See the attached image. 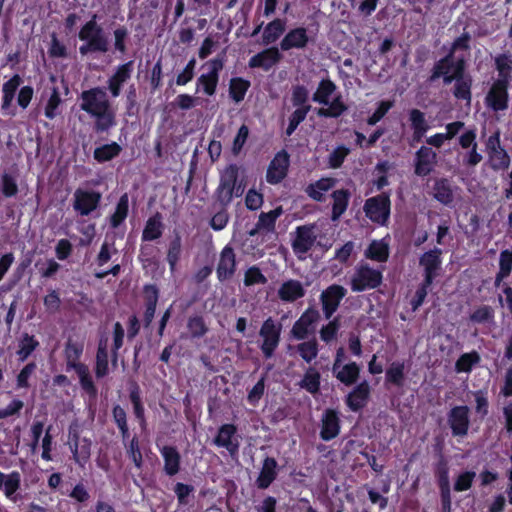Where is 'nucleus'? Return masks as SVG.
<instances>
[{
    "instance_id": "f257e3e1",
    "label": "nucleus",
    "mask_w": 512,
    "mask_h": 512,
    "mask_svg": "<svg viewBox=\"0 0 512 512\" xmlns=\"http://www.w3.org/2000/svg\"><path fill=\"white\" fill-rule=\"evenodd\" d=\"M80 109L95 118L96 133L108 132L116 125V114L104 88L97 86L80 94Z\"/></svg>"
},
{
    "instance_id": "f03ea898",
    "label": "nucleus",
    "mask_w": 512,
    "mask_h": 512,
    "mask_svg": "<svg viewBox=\"0 0 512 512\" xmlns=\"http://www.w3.org/2000/svg\"><path fill=\"white\" fill-rule=\"evenodd\" d=\"M98 20L99 16L93 13L78 32V38L83 42L79 47L82 56L92 53L106 54L110 50L108 35Z\"/></svg>"
},
{
    "instance_id": "7ed1b4c3",
    "label": "nucleus",
    "mask_w": 512,
    "mask_h": 512,
    "mask_svg": "<svg viewBox=\"0 0 512 512\" xmlns=\"http://www.w3.org/2000/svg\"><path fill=\"white\" fill-rule=\"evenodd\" d=\"M309 91L306 86L297 84L292 87L291 103L295 110L288 118V126L285 130V135L290 137L296 131L298 126L306 119L311 110V105L308 103Z\"/></svg>"
},
{
    "instance_id": "20e7f679",
    "label": "nucleus",
    "mask_w": 512,
    "mask_h": 512,
    "mask_svg": "<svg viewBox=\"0 0 512 512\" xmlns=\"http://www.w3.org/2000/svg\"><path fill=\"white\" fill-rule=\"evenodd\" d=\"M363 211L365 216L378 226H387L391 214L390 192L380 194L365 200Z\"/></svg>"
},
{
    "instance_id": "39448f33",
    "label": "nucleus",
    "mask_w": 512,
    "mask_h": 512,
    "mask_svg": "<svg viewBox=\"0 0 512 512\" xmlns=\"http://www.w3.org/2000/svg\"><path fill=\"white\" fill-rule=\"evenodd\" d=\"M383 281L382 271L372 268L368 263H360L350 280L353 292H363L378 288Z\"/></svg>"
},
{
    "instance_id": "423d86ee",
    "label": "nucleus",
    "mask_w": 512,
    "mask_h": 512,
    "mask_svg": "<svg viewBox=\"0 0 512 512\" xmlns=\"http://www.w3.org/2000/svg\"><path fill=\"white\" fill-rule=\"evenodd\" d=\"M225 52L219 53L213 59L208 60L204 66L208 68L207 73H203L199 76L196 83V91H199L201 87L203 92L207 96H213L216 93L217 85L219 82L220 72L224 68L225 64Z\"/></svg>"
},
{
    "instance_id": "0eeeda50",
    "label": "nucleus",
    "mask_w": 512,
    "mask_h": 512,
    "mask_svg": "<svg viewBox=\"0 0 512 512\" xmlns=\"http://www.w3.org/2000/svg\"><path fill=\"white\" fill-rule=\"evenodd\" d=\"M238 171L236 164H230L220 175L218 187L214 192V199L222 208H227L233 200Z\"/></svg>"
},
{
    "instance_id": "6e6552de",
    "label": "nucleus",
    "mask_w": 512,
    "mask_h": 512,
    "mask_svg": "<svg viewBox=\"0 0 512 512\" xmlns=\"http://www.w3.org/2000/svg\"><path fill=\"white\" fill-rule=\"evenodd\" d=\"M282 324L268 317L262 323L259 336L262 338L260 350L265 359L273 357L281 340Z\"/></svg>"
},
{
    "instance_id": "1a4fd4ad",
    "label": "nucleus",
    "mask_w": 512,
    "mask_h": 512,
    "mask_svg": "<svg viewBox=\"0 0 512 512\" xmlns=\"http://www.w3.org/2000/svg\"><path fill=\"white\" fill-rule=\"evenodd\" d=\"M486 150L490 167L494 171H504L509 168L511 158L501 145L500 132L498 130L488 137Z\"/></svg>"
},
{
    "instance_id": "9d476101",
    "label": "nucleus",
    "mask_w": 512,
    "mask_h": 512,
    "mask_svg": "<svg viewBox=\"0 0 512 512\" xmlns=\"http://www.w3.org/2000/svg\"><path fill=\"white\" fill-rule=\"evenodd\" d=\"M212 443L217 447L225 448L232 459L238 458L240 441L236 425L232 423L222 424L218 428Z\"/></svg>"
},
{
    "instance_id": "9b49d317",
    "label": "nucleus",
    "mask_w": 512,
    "mask_h": 512,
    "mask_svg": "<svg viewBox=\"0 0 512 512\" xmlns=\"http://www.w3.org/2000/svg\"><path fill=\"white\" fill-rule=\"evenodd\" d=\"M447 423L452 436L465 437L470 427V408L467 405L452 407L447 413Z\"/></svg>"
},
{
    "instance_id": "f8f14e48",
    "label": "nucleus",
    "mask_w": 512,
    "mask_h": 512,
    "mask_svg": "<svg viewBox=\"0 0 512 512\" xmlns=\"http://www.w3.org/2000/svg\"><path fill=\"white\" fill-rule=\"evenodd\" d=\"M457 69L454 71L453 77H447L445 79V85H449L454 82L453 87V96L457 100L466 101L467 103L471 102L472 99V77L470 75H465V67H462V64L459 63L456 67Z\"/></svg>"
},
{
    "instance_id": "ddd939ff",
    "label": "nucleus",
    "mask_w": 512,
    "mask_h": 512,
    "mask_svg": "<svg viewBox=\"0 0 512 512\" xmlns=\"http://www.w3.org/2000/svg\"><path fill=\"white\" fill-rule=\"evenodd\" d=\"M346 294V288L339 284H332L321 292L320 303L325 319L332 318Z\"/></svg>"
},
{
    "instance_id": "4468645a",
    "label": "nucleus",
    "mask_w": 512,
    "mask_h": 512,
    "mask_svg": "<svg viewBox=\"0 0 512 512\" xmlns=\"http://www.w3.org/2000/svg\"><path fill=\"white\" fill-rule=\"evenodd\" d=\"M419 266L423 268V279L434 282L442 270V249L434 247L425 251L419 257Z\"/></svg>"
},
{
    "instance_id": "2eb2a0df",
    "label": "nucleus",
    "mask_w": 512,
    "mask_h": 512,
    "mask_svg": "<svg viewBox=\"0 0 512 512\" xmlns=\"http://www.w3.org/2000/svg\"><path fill=\"white\" fill-rule=\"evenodd\" d=\"M134 72V61L129 60L119 64L113 74L107 79V89L113 98L121 95L123 86L132 78Z\"/></svg>"
},
{
    "instance_id": "dca6fc26",
    "label": "nucleus",
    "mask_w": 512,
    "mask_h": 512,
    "mask_svg": "<svg viewBox=\"0 0 512 512\" xmlns=\"http://www.w3.org/2000/svg\"><path fill=\"white\" fill-rule=\"evenodd\" d=\"M290 166V156L286 150H281L275 154L270 161L267 172L266 181L271 185L281 183L288 174Z\"/></svg>"
},
{
    "instance_id": "f3484780",
    "label": "nucleus",
    "mask_w": 512,
    "mask_h": 512,
    "mask_svg": "<svg viewBox=\"0 0 512 512\" xmlns=\"http://www.w3.org/2000/svg\"><path fill=\"white\" fill-rule=\"evenodd\" d=\"M314 229V225H301L296 228L291 247L299 259L307 254L315 245L317 236L314 233Z\"/></svg>"
},
{
    "instance_id": "a211bd4d",
    "label": "nucleus",
    "mask_w": 512,
    "mask_h": 512,
    "mask_svg": "<svg viewBox=\"0 0 512 512\" xmlns=\"http://www.w3.org/2000/svg\"><path fill=\"white\" fill-rule=\"evenodd\" d=\"M101 197L98 191L78 188L74 192L73 209L81 216H88L98 208Z\"/></svg>"
},
{
    "instance_id": "6ab92c4d",
    "label": "nucleus",
    "mask_w": 512,
    "mask_h": 512,
    "mask_svg": "<svg viewBox=\"0 0 512 512\" xmlns=\"http://www.w3.org/2000/svg\"><path fill=\"white\" fill-rule=\"evenodd\" d=\"M459 63L462 64V67H465L464 59L455 60L453 57V51H449L445 56L434 63L427 82L432 84L442 78L443 83L445 84V79L447 77L454 76V71L457 69L456 67Z\"/></svg>"
},
{
    "instance_id": "aec40b11",
    "label": "nucleus",
    "mask_w": 512,
    "mask_h": 512,
    "mask_svg": "<svg viewBox=\"0 0 512 512\" xmlns=\"http://www.w3.org/2000/svg\"><path fill=\"white\" fill-rule=\"evenodd\" d=\"M509 85L510 83L494 81L485 98L487 107L494 112L506 110L509 106Z\"/></svg>"
},
{
    "instance_id": "412c9836",
    "label": "nucleus",
    "mask_w": 512,
    "mask_h": 512,
    "mask_svg": "<svg viewBox=\"0 0 512 512\" xmlns=\"http://www.w3.org/2000/svg\"><path fill=\"white\" fill-rule=\"evenodd\" d=\"M237 270L236 254L231 245H226L220 252L216 267L217 279L225 282L233 278Z\"/></svg>"
},
{
    "instance_id": "4be33fe9",
    "label": "nucleus",
    "mask_w": 512,
    "mask_h": 512,
    "mask_svg": "<svg viewBox=\"0 0 512 512\" xmlns=\"http://www.w3.org/2000/svg\"><path fill=\"white\" fill-rule=\"evenodd\" d=\"M437 165V153L428 146H421L415 153L414 173L419 177H426L432 173Z\"/></svg>"
},
{
    "instance_id": "5701e85b",
    "label": "nucleus",
    "mask_w": 512,
    "mask_h": 512,
    "mask_svg": "<svg viewBox=\"0 0 512 512\" xmlns=\"http://www.w3.org/2000/svg\"><path fill=\"white\" fill-rule=\"evenodd\" d=\"M340 430L339 413L332 408H327L321 417L320 438L323 441H331L339 435Z\"/></svg>"
},
{
    "instance_id": "b1692460",
    "label": "nucleus",
    "mask_w": 512,
    "mask_h": 512,
    "mask_svg": "<svg viewBox=\"0 0 512 512\" xmlns=\"http://www.w3.org/2000/svg\"><path fill=\"white\" fill-rule=\"evenodd\" d=\"M320 319L319 311L315 308H307L295 321L291 329V335L296 340H304L309 334V328Z\"/></svg>"
},
{
    "instance_id": "393cba45",
    "label": "nucleus",
    "mask_w": 512,
    "mask_h": 512,
    "mask_svg": "<svg viewBox=\"0 0 512 512\" xmlns=\"http://www.w3.org/2000/svg\"><path fill=\"white\" fill-rule=\"evenodd\" d=\"M408 120L412 130V141L410 144L413 146L415 143H420L423 140L425 134L430 129V125L426 120L425 113L417 108L408 111Z\"/></svg>"
},
{
    "instance_id": "a878e982",
    "label": "nucleus",
    "mask_w": 512,
    "mask_h": 512,
    "mask_svg": "<svg viewBox=\"0 0 512 512\" xmlns=\"http://www.w3.org/2000/svg\"><path fill=\"white\" fill-rule=\"evenodd\" d=\"M21 488V474L18 471H12L8 474L0 471V490H3L5 497L13 503L21 500L18 491Z\"/></svg>"
},
{
    "instance_id": "bb28decb",
    "label": "nucleus",
    "mask_w": 512,
    "mask_h": 512,
    "mask_svg": "<svg viewBox=\"0 0 512 512\" xmlns=\"http://www.w3.org/2000/svg\"><path fill=\"white\" fill-rule=\"evenodd\" d=\"M282 59V54L277 47H269L261 52H258L249 59V68H261L264 71H269Z\"/></svg>"
},
{
    "instance_id": "cd10ccee",
    "label": "nucleus",
    "mask_w": 512,
    "mask_h": 512,
    "mask_svg": "<svg viewBox=\"0 0 512 512\" xmlns=\"http://www.w3.org/2000/svg\"><path fill=\"white\" fill-rule=\"evenodd\" d=\"M279 466L274 457L266 456L262 461V466L255 484L258 489H268L271 484L277 479Z\"/></svg>"
},
{
    "instance_id": "c85d7f7f",
    "label": "nucleus",
    "mask_w": 512,
    "mask_h": 512,
    "mask_svg": "<svg viewBox=\"0 0 512 512\" xmlns=\"http://www.w3.org/2000/svg\"><path fill=\"white\" fill-rule=\"evenodd\" d=\"M163 458V471L165 475L173 477L181 470L182 457L176 446L164 445L159 448Z\"/></svg>"
},
{
    "instance_id": "c756f323",
    "label": "nucleus",
    "mask_w": 512,
    "mask_h": 512,
    "mask_svg": "<svg viewBox=\"0 0 512 512\" xmlns=\"http://www.w3.org/2000/svg\"><path fill=\"white\" fill-rule=\"evenodd\" d=\"M370 390V385L366 380L357 384L345 398L348 408L353 412L362 410L368 402Z\"/></svg>"
},
{
    "instance_id": "7c9ffc66",
    "label": "nucleus",
    "mask_w": 512,
    "mask_h": 512,
    "mask_svg": "<svg viewBox=\"0 0 512 512\" xmlns=\"http://www.w3.org/2000/svg\"><path fill=\"white\" fill-rule=\"evenodd\" d=\"M309 43V36L305 27H296L289 30L280 42L282 51L291 49H304Z\"/></svg>"
},
{
    "instance_id": "2f4dec72",
    "label": "nucleus",
    "mask_w": 512,
    "mask_h": 512,
    "mask_svg": "<svg viewBox=\"0 0 512 512\" xmlns=\"http://www.w3.org/2000/svg\"><path fill=\"white\" fill-rule=\"evenodd\" d=\"M72 458L80 468H85L91 456V441L88 438L79 439L77 433L73 435L70 445Z\"/></svg>"
},
{
    "instance_id": "473e14b6",
    "label": "nucleus",
    "mask_w": 512,
    "mask_h": 512,
    "mask_svg": "<svg viewBox=\"0 0 512 512\" xmlns=\"http://www.w3.org/2000/svg\"><path fill=\"white\" fill-rule=\"evenodd\" d=\"M129 400L133 407V413L142 430L147 428L145 408L141 398V389L137 382L133 381L129 387Z\"/></svg>"
},
{
    "instance_id": "72a5a7b5",
    "label": "nucleus",
    "mask_w": 512,
    "mask_h": 512,
    "mask_svg": "<svg viewBox=\"0 0 512 512\" xmlns=\"http://www.w3.org/2000/svg\"><path fill=\"white\" fill-rule=\"evenodd\" d=\"M305 289L299 280L289 279L281 284L278 297L283 302L292 303L305 296Z\"/></svg>"
},
{
    "instance_id": "f704fd0d",
    "label": "nucleus",
    "mask_w": 512,
    "mask_h": 512,
    "mask_svg": "<svg viewBox=\"0 0 512 512\" xmlns=\"http://www.w3.org/2000/svg\"><path fill=\"white\" fill-rule=\"evenodd\" d=\"M336 181L331 177H323L314 183H310L305 188V193L314 201L323 202L324 193L332 189Z\"/></svg>"
},
{
    "instance_id": "c9c22d12",
    "label": "nucleus",
    "mask_w": 512,
    "mask_h": 512,
    "mask_svg": "<svg viewBox=\"0 0 512 512\" xmlns=\"http://www.w3.org/2000/svg\"><path fill=\"white\" fill-rule=\"evenodd\" d=\"M351 193L348 189H337L331 194L333 203L331 211V220L337 221L346 212Z\"/></svg>"
},
{
    "instance_id": "e433bc0d",
    "label": "nucleus",
    "mask_w": 512,
    "mask_h": 512,
    "mask_svg": "<svg viewBox=\"0 0 512 512\" xmlns=\"http://www.w3.org/2000/svg\"><path fill=\"white\" fill-rule=\"evenodd\" d=\"M283 209L281 206L276 207L269 212H261L258 218V221L255 225V228L250 231V235L254 236L260 230H266L267 232H272L275 230V225L277 219L282 215Z\"/></svg>"
},
{
    "instance_id": "4c0bfd02",
    "label": "nucleus",
    "mask_w": 512,
    "mask_h": 512,
    "mask_svg": "<svg viewBox=\"0 0 512 512\" xmlns=\"http://www.w3.org/2000/svg\"><path fill=\"white\" fill-rule=\"evenodd\" d=\"M433 198L439 203L450 206L454 201V194L447 178H439L433 184Z\"/></svg>"
},
{
    "instance_id": "58836bf2",
    "label": "nucleus",
    "mask_w": 512,
    "mask_h": 512,
    "mask_svg": "<svg viewBox=\"0 0 512 512\" xmlns=\"http://www.w3.org/2000/svg\"><path fill=\"white\" fill-rule=\"evenodd\" d=\"M164 230L162 223V215L156 212L154 215L148 218L142 232V241H154L159 239Z\"/></svg>"
},
{
    "instance_id": "ea45409f",
    "label": "nucleus",
    "mask_w": 512,
    "mask_h": 512,
    "mask_svg": "<svg viewBox=\"0 0 512 512\" xmlns=\"http://www.w3.org/2000/svg\"><path fill=\"white\" fill-rule=\"evenodd\" d=\"M494 62L498 72V78L495 81L510 83L512 80V55L510 53L498 54Z\"/></svg>"
},
{
    "instance_id": "a19ab883",
    "label": "nucleus",
    "mask_w": 512,
    "mask_h": 512,
    "mask_svg": "<svg viewBox=\"0 0 512 512\" xmlns=\"http://www.w3.org/2000/svg\"><path fill=\"white\" fill-rule=\"evenodd\" d=\"M129 213V196L124 193L120 196L115 211L109 218L110 227L113 229L118 228L124 223Z\"/></svg>"
},
{
    "instance_id": "79ce46f5",
    "label": "nucleus",
    "mask_w": 512,
    "mask_h": 512,
    "mask_svg": "<svg viewBox=\"0 0 512 512\" xmlns=\"http://www.w3.org/2000/svg\"><path fill=\"white\" fill-rule=\"evenodd\" d=\"M336 84L330 79H322L316 91L312 95V100L316 103L327 106L329 104L330 97L336 91Z\"/></svg>"
},
{
    "instance_id": "37998d69",
    "label": "nucleus",
    "mask_w": 512,
    "mask_h": 512,
    "mask_svg": "<svg viewBox=\"0 0 512 512\" xmlns=\"http://www.w3.org/2000/svg\"><path fill=\"white\" fill-rule=\"evenodd\" d=\"M251 86V82L242 77H233L229 82V97L235 102L240 103L244 100L247 91Z\"/></svg>"
},
{
    "instance_id": "c03bdc74",
    "label": "nucleus",
    "mask_w": 512,
    "mask_h": 512,
    "mask_svg": "<svg viewBox=\"0 0 512 512\" xmlns=\"http://www.w3.org/2000/svg\"><path fill=\"white\" fill-rule=\"evenodd\" d=\"M286 23L283 19L276 18L269 22L264 28L262 41L268 45L274 43L285 31Z\"/></svg>"
},
{
    "instance_id": "a18cd8bd",
    "label": "nucleus",
    "mask_w": 512,
    "mask_h": 512,
    "mask_svg": "<svg viewBox=\"0 0 512 512\" xmlns=\"http://www.w3.org/2000/svg\"><path fill=\"white\" fill-rule=\"evenodd\" d=\"M512 271V248L504 249L499 256V270L495 276V286L499 287L501 282L507 278Z\"/></svg>"
},
{
    "instance_id": "49530a36",
    "label": "nucleus",
    "mask_w": 512,
    "mask_h": 512,
    "mask_svg": "<svg viewBox=\"0 0 512 512\" xmlns=\"http://www.w3.org/2000/svg\"><path fill=\"white\" fill-rule=\"evenodd\" d=\"M122 147L117 142H111L95 148L93 157L98 163H105L118 157Z\"/></svg>"
},
{
    "instance_id": "de8ad7c7",
    "label": "nucleus",
    "mask_w": 512,
    "mask_h": 512,
    "mask_svg": "<svg viewBox=\"0 0 512 512\" xmlns=\"http://www.w3.org/2000/svg\"><path fill=\"white\" fill-rule=\"evenodd\" d=\"M335 377L345 386L355 384L360 375V367L356 362L345 364L339 371L334 373Z\"/></svg>"
},
{
    "instance_id": "09e8293b",
    "label": "nucleus",
    "mask_w": 512,
    "mask_h": 512,
    "mask_svg": "<svg viewBox=\"0 0 512 512\" xmlns=\"http://www.w3.org/2000/svg\"><path fill=\"white\" fill-rule=\"evenodd\" d=\"M365 256L373 261L386 262L389 258V246L383 240H374L366 249Z\"/></svg>"
},
{
    "instance_id": "8fccbe9b",
    "label": "nucleus",
    "mask_w": 512,
    "mask_h": 512,
    "mask_svg": "<svg viewBox=\"0 0 512 512\" xmlns=\"http://www.w3.org/2000/svg\"><path fill=\"white\" fill-rule=\"evenodd\" d=\"M327 108H319L317 115L324 118H338L348 109L343 102L341 95L336 96L332 101L329 100Z\"/></svg>"
},
{
    "instance_id": "3c124183",
    "label": "nucleus",
    "mask_w": 512,
    "mask_h": 512,
    "mask_svg": "<svg viewBox=\"0 0 512 512\" xmlns=\"http://www.w3.org/2000/svg\"><path fill=\"white\" fill-rule=\"evenodd\" d=\"M320 384H321V375L320 373L310 367L305 372L302 380L300 381L299 385L301 388L305 389L307 392L311 394H316L320 390Z\"/></svg>"
},
{
    "instance_id": "603ef678",
    "label": "nucleus",
    "mask_w": 512,
    "mask_h": 512,
    "mask_svg": "<svg viewBox=\"0 0 512 512\" xmlns=\"http://www.w3.org/2000/svg\"><path fill=\"white\" fill-rule=\"evenodd\" d=\"M39 341L33 335L24 333L19 341L17 355L20 361H25L38 348Z\"/></svg>"
},
{
    "instance_id": "864d4df0",
    "label": "nucleus",
    "mask_w": 512,
    "mask_h": 512,
    "mask_svg": "<svg viewBox=\"0 0 512 512\" xmlns=\"http://www.w3.org/2000/svg\"><path fill=\"white\" fill-rule=\"evenodd\" d=\"M182 254V240L181 237L177 234L175 237L169 242L168 251L166 260L169 264V268L171 272L176 270V266L181 258Z\"/></svg>"
},
{
    "instance_id": "5fc2aeb1",
    "label": "nucleus",
    "mask_w": 512,
    "mask_h": 512,
    "mask_svg": "<svg viewBox=\"0 0 512 512\" xmlns=\"http://www.w3.org/2000/svg\"><path fill=\"white\" fill-rule=\"evenodd\" d=\"M187 329L192 339H200L208 332V327L201 315L189 317L187 321Z\"/></svg>"
},
{
    "instance_id": "6e6d98bb",
    "label": "nucleus",
    "mask_w": 512,
    "mask_h": 512,
    "mask_svg": "<svg viewBox=\"0 0 512 512\" xmlns=\"http://www.w3.org/2000/svg\"><path fill=\"white\" fill-rule=\"evenodd\" d=\"M405 366L403 362H393L386 370V381L397 387H401L404 384Z\"/></svg>"
},
{
    "instance_id": "4d7b16f0",
    "label": "nucleus",
    "mask_w": 512,
    "mask_h": 512,
    "mask_svg": "<svg viewBox=\"0 0 512 512\" xmlns=\"http://www.w3.org/2000/svg\"><path fill=\"white\" fill-rule=\"evenodd\" d=\"M124 446L126 448L127 455L135 467L137 469H141L144 461L138 437L134 435Z\"/></svg>"
},
{
    "instance_id": "13d9d810",
    "label": "nucleus",
    "mask_w": 512,
    "mask_h": 512,
    "mask_svg": "<svg viewBox=\"0 0 512 512\" xmlns=\"http://www.w3.org/2000/svg\"><path fill=\"white\" fill-rule=\"evenodd\" d=\"M480 355L476 351L462 354L455 363V370L458 373H468L472 370L473 366L479 363Z\"/></svg>"
},
{
    "instance_id": "bf43d9fd",
    "label": "nucleus",
    "mask_w": 512,
    "mask_h": 512,
    "mask_svg": "<svg viewBox=\"0 0 512 512\" xmlns=\"http://www.w3.org/2000/svg\"><path fill=\"white\" fill-rule=\"evenodd\" d=\"M494 309L489 305L476 308L470 315V321L476 324L489 323L494 320Z\"/></svg>"
},
{
    "instance_id": "052dcab7",
    "label": "nucleus",
    "mask_w": 512,
    "mask_h": 512,
    "mask_svg": "<svg viewBox=\"0 0 512 512\" xmlns=\"http://www.w3.org/2000/svg\"><path fill=\"white\" fill-rule=\"evenodd\" d=\"M297 351L304 361L310 363L318 355V343L315 339L302 342L297 345Z\"/></svg>"
},
{
    "instance_id": "680f3d73",
    "label": "nucleus",
    "mask_w": 512,
    "mask_h": 512,
    "mask_svg": "<svg viewBox=\"0 0 512 512\" xmlns=\"http://www.w3.org/2000/svg\"><path fill=\"white\" fill-rule=\"evenodd\" d=\"M84 346L80 342H73L69 339L65 344V358L67 365L79 362L80 357L82 356Z\"/></svg>"
},
{
    "instance_id": "e2e57ef3",
    "label": "nucleus",
    "mask_w": 512,
    "mask_h": 512,
    "mask_svg": "<svg viewBox=\"0 0 512 512\" xmlns=\"http://www.w3.org/2000/svg\"><path fill=\"white\" fill-rule=\"evenodd\" d=\"M340 328V317L337 316L330 320L328 324L324 325L320 329V338L325 343H330L332 340L336 339L338 331Z\"/></svg>"
},
{
    "instance_id": "0e129e2a",
    "label": "nucleus",
    "mask_w": 512,
    "mask_h": 512,
    "mask_svg": "<svg viewBox=\"0 0 512 512\" xmlns=\"http://www.w3.org/2000/svg\"><path fill=\"white\" fill-rule=\"evenodd\" d=\"M266 276L262 273L261 269L254 265L249 267L244 275V285L247 287L256 285V284H266L267 283Z\"/></svg>"
},
{
    "instance_id": "69168bd1",
    "label": "nucleus",
    "mask_w": 512,
    "mask_h": 512,
    "mask_svg": "<svg viewBox=\"0 0 512 512\" xmlns=\"http://www.w3.org/2000/svg\"><path fill=\"white\" fill-rule=\"evenodd\" d=\"M114 36V50L121 55L127 53V40L129 36L128 29L125 26H119L113 32Z\"/></svg>"
},
{
    "instance_id": "338daca9",
    "label": "nucleus",
    "mask_w": 512,
    "mask_h": 512,
    "mask_svg": "<svg viewBox=\"0 0 512 512\" xmlns=\"http://www.w3.org/2000/svg\"><path fill=\"white\" fill-rule=\"evenodd\" d=\"M349 154L350 149L348 147L345 145L337 146L329 155V166L332 169L340 168Z\"/></svg>"
},
{
    "instance_id": "774afa93",
    "label": "nucleus",
    "mask_w": 512,
    "mask_h": 512,
    "mask_svg": "<svg viewBox=\"0 0 512 512\" xmlns=\"http://www.w3.org/2000/svg\"><path fill=\"white\" fill-rule=\"evenodd\" d=\"M18 185L16 179L8 174L3 173L1 176V192L5 198H12L18 194Z\"/></svg>"
}]
</instances>
